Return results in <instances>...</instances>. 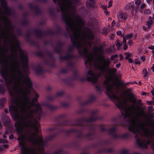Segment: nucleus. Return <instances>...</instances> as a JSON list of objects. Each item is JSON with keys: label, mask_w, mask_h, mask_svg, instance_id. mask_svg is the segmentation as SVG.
<instances>
[{"label": "nucleus", "mask_w": 154, "mask_h": 154, "mask_svg": "<svg viewBox=\"0 0 154 154\" xmlns=\"http://www.w3.org/2000/svg\"><path fill=\"white\" fill-rule=\"evenodd\" d=\"M2 120L3 124L7 126L10 125V119L8 116L5 114L3 115L2 116Z\"/></svg>", "instance_id": "6ab92c4d"}, {"label": "nucleus", "mask_w": 154, "mask_h": 154, "mask_svg": "<svg viewBox=\"0 0 154 154\" xmlns=\"http://www.w3.org/2000/svg\"><path fill=\"white\" fill-rule=\"evenodd\" d=\"M107 29L106 28H104L102 31V33L104 35H106L107 34Z\"/></svg>", "instance_id": "de8ad7c7"}, {"label": "nucleus", "mask_w": 154, "mask_h": 154, "mask_svg": "<svg viewBox=\"0 0 154 154\" xmlns=\"http://www.w3.org/2000/svg\"><path fill=\"white\" fill-rule=\"evenodd\" d=\"M61 105L63 107H68L70 106V104L69 103L65 102H62L61 103Z\"/></svg>", "instance_id": "f704fd0d"}, {"label": "nucleus", "mask_w": 154, "mask_h": 154, "mask_svg": "<svg viewBox=\"0 0 154 154\" xmlns=\"http://www.w3.org/2000/svg\"><path fill=\"white\" fill-rule=\"evenodd\" d=\"M66 134H80L82 131H77L75 129H71L69 130H66Z\"/></svg>", "instance_id": "5701e85b"}, {"label": "nucleus", "mask_w": 154, "mask_h": 154, "mask_svg": "<svg viewBox=\"0 0 154 154\" xmlns=\"http://www.w3.org/2000/svg\"><path fill=\"white\" fill-rule=\"evenodd\" d=\"M57 154H60L61 153H63V151L62 149H60L58 151H56L55 152Z\"/></svg>", "instance_id": "bf43d9fd"}, {"label": "nucleus", "mask_w": 154, "mask_h": 154, "mask_svg": "<svg viewBox=\"0 0 154 154\" xmlns=\"http://www.w3.org/2000/svg\"><path fill=\"white\" fill-rule=\"evenodd\" d=\"M5 81V85L4 84H1L0 85V93L1 94H4L5 92V86L7 87L8 91L10 95L11 96V101L12 103V100L14 97H17V94H18V92H16L14 91L13 88H8V86L7 85L6 81H8L10 79V78L9 77L6 80L4 79Z\"/></svg>", "instance_id": "f8f14e48"}, {"label": "nucleus", "mask_w": 154, "mask_h": 154, "mask_svg": "<svg viewBox=\"0 0 154 154\" xmlns=\"http://www.w3.org/2000/svg\"><path fill=\"white\" fill-rule=\"evenodd\" d=\"M64 45V43L60 41H58L57 43V45L54 48L55 51L58 54H60L63 51L62 47Z\"/></svg>", "instance_id": "f3484780"}, {"label": "nucleus", "mask_w": 154, "mask_h": 154, "mask_svg": "<svg viewBox=\"0 0 154 154\" xmlns=\"http://www.w3.org/2000/svg\"><path fill=\"white\" fill-rule=\"evenodd\" d=\"M46 106L49 110L51 111H54L58 108V106L50 104H47Z\"/></svg>", "instance_id": "cd10ccee"}, {"label": "nucleus", "mask_w": 154, "mask_h": 154, "mask_svg": "<svg viewBox=\"0 0 154 154\" xmlns=\"http://www.w3.org/2000/svg\"><path fill=\"white\" fill-rule=\"evenodd\" d=\"M32 32L30 31H28L26 35V38H28L32 34Z\"/></svg>", "instance_id": "603ef678"}, {"label": "nucleus", "mask_w": 154, "mask_h": 154, "mask_svg": "<svg viewBox=\"0 0 154 154\" xmlns=\"http://www.w3.org/2000/svg\"><path fill=\"white\" fill-rule=\"evenodd\" d=\"M86 5L87 6L88 8L94 7V1H88L87 2Z\"/></svg>", "instance_id": "7c9ffc66"}, {"label": "nucleus", "mask_w": 154, "mask_h": 154, "mask_svg": "<svg viewBox=\"0 0 154 154\" xmlns=\"http://www.w3.org/2000/svg\"><path fill=\"white\" fill-rule=\"evenodd\" d=\"M127 14L126 13L119 12L117 15L119 19L121 20L122 22L124 21L127 18Z\"/></svg>", "instance_id": "4be33fe9"}, {"label": "nucleus", "mask_w": 154, "mask_h": 154, "mask_svg": "<svg viewBox=\"0 0 154 154\" xmlns=\"http://www.w3.org/2000/svg\"><path fill=\"white\" fill-rule=\"evenodd\" d=\"M63 95V91H59L57 92L55 96L56 97H60Z\"/></svg>", "instance_id": "58836bf2"}, {"label": "nucleus", "mask_w": 154, "mask_h": 154, "mask_svg": "<svg viewBox=\"0 0 154 154\" xmlns=\"http://www.w3.org/2000/svg\"><path fill=\"white\" fill-rule=\"evenodd\" d=\"M67 146L69 148L77 149L79 147V144L77 141H74L68 144Z\"/></svg>", "instance_id": "412c9836"}, {"label": "nucleus", "mask_w": 154, "mask_h": 154, "mask_svg": "<svg viewBox=\"0 0 154 154\" xmlns=\"http://www.w3.org/2000/svg\"><path fill=\"white\" fill-rule=\"evenodd\" d=\"M124 54L126 55L125 57V59L126 60L128 59L129 57H130L132 55L131 54L127 52L125 53Z\"/></svg>", "instance_id": "37998d69"}, {"label": "nucleus", "mask_w": 154, "mask_h": 154, "mask_svg": "<svg viewBox=\"0 0 154 154\" xmlns=\"http://www.w3.org/2000/svg\"><path fill=\"white\" fill-rule=\"evenodd\" d=\"M5 98L0 99V109H3L4 106Z\"/></svg>", "instance_id": "72a5a7b5"}, {"label": "nucleus", "mask_w": 154, "mask_h": 154, "mask_svg": "<svg viewBox=\"0 0 154 154\" xmlns=\"http://www.w3.org/2000/svg\"><path fill=\"white\" fill-rule=\"evenodd\" d=\"M136 140V145L139 148L142 149H147V145L151 143L152 141L148 139L146 141L144 140L143 138L144 137L146 138H152L154 135H134Z\"/></svg>", "instance_id": "6e6552de"}, {"label": "nucleus", "mask_w": 154, "mask_h": 154, "mask_svg": "<svg viewBox=\"0 0 154 154\" xmlns=\"http://www.w3.org/2000/svg\"><path fill=\"white\" fill-rule=\"evenodd\" d=\"M149 116L151 118H153L154 117V113H149Z\"/></svg>", "instance_id": "0e129e2a"}, {"label": "nucleus", "mask_w": 154, "mask_h": 154, "mask_svg": "<svg viewBox=\"0 0 154 154\" xmlns=\"http://www.w3.org/2000/svg\"><path fill=\"white\" fill-rule=\"evenodd\" d=\"M28 21L26 20H23L21 23L22 24L23 26L27 25L28 23Z\"/></svg>", "instance_id": "a18cd8bd"}, {"label": "nucleus", "mask_w": 154, "mask_h": 154, "mask_svg": "<svg viewBox=\"0 0 154 154\" xmlns=\"http://www.w3.org/2000/svg\"><path fill=\"white\" fill-rule=\"evenodd\" d=\"M32 154H38L35 149H32Z\"/></svg>", "instance_id": "69168bd1"}, {"label": "nucleus", "mask_w": 154, "mask_h": 154, "mask_svg": "<svg viewBox=\"0 0 154 154\" xmlns=\"http://www.w3.org/2000/svg\"><path fill=\"white\" fill-rule=\"evenodd\" d=\"M49 12L50 14L52 16H54L55 15V10L54 8L53 7H50L49 8Z\"/></svg>", "instance_id": "473e14b6"}, {"label": "nucleus", "mask_w": 154, "mask_h": 154, "mask_svg": "<svg viewBox=\"0 0 154 154\" xmlns=\"http://www.w3.org/2000/svg\"><path fill=\"white\" fill-rule=\"evenodd\" d=\"M17 33L18 35H21L23 34L20 29L17 28L16 30Z\"/></svg>", "instance_id": "ea45409f"}, {"label": "nucleus", "mask_w": 154, "mask_h": 154, "mask_svg": "<svg viewBox=\"0 0 154 154\" xmlns=\"http://www.w3.org/2000/svg\"><path fill=\"white\" fill-rule=\"evenodd\" d=\"M95 87L96 90L98 92H100V88L99 86L97 85H96Z\"/></svg>", "instance_id": "680f3d73"}, {"label": "nucleus", "mask_w": 154, "mask_h": 154, "mask_svg": "<svg viewBox=\"0 0 154 154\" xmlns=\"http://www.w3.org/2000/svg\"><path fill=\"white\" fill-rule=\"evenodd\" d=\"M116 42H117L116 44V46L117 48H119L121 45L120 43V41L119 40L117 39L116 40Z\"/></svg>", "instance_id": "3c124183"}, {"label": "nucleus", "mask_w": 154, "mask_h": 154, "mask_svg": "<svg viewBox=\"0 0 154 154\" xmlns=\"http://www.w3.org/2000/svg\"><path fill=\"white\" fill-rule=\"evenodd\" d=\"M52 88L51 86L50 85H48L46 87V89L47 90H48V91H49L51 90V89Z\"/></svg>", "instance_id": "774afa93"}, {"label": "nucleus", "mask_w": 154, "mask_h": 154, "mask_svg": "<svg viewBox=\"0 0 154 154\" xmlns=\"http://www.w3.org/2000/svg\"><path fill=\"white\" fill-rule=\"evenodd\" d=\"M76 11L75 6L73 5L61 11L62 19L67 26L66 29L68 35H66L70 36L72 45L69 48L68 53L64 56L60 55L59 58L60 60H70L74 57L75 56L70 53L76 47L80 56L87 57L85 64L89 63L91 64L92 57L88 53V48L84 47L83 44L90 48L92 45L90 41H86L85 38L82 35L81 29L84 23L81 17L76 15Z\"/></svg>", "instance_id": "20e7f679"}, {"label": "nucleus", "mask_w": 154, "mask_h": 154, "mask_svg": "<svg viewBox=\"0 0 154 154\" xmlns=\"http://www.w3.org/2000/svg\"><path fill=\"white\" fill-rule=\"evenodd\" d=\"M56 98V96L55 95H50L47 97L46 99L48 101H53L54 99Z\"/></svg>", "instance_id": "2f4dec72"}, {"label": "nucleus", "mask_w": 154, "mask_h": 154, "mask_svg": "<svg viewBox=\"0 0 154 154\" xmlns=\"http://www.w3.org/2000/svg\"><path fill=\"white\" fill-rule=\"evenodd\" d=\"M54 3L57 4L59 6L61 11H63V9L66 8H69L71 6L74 5L76 0H53ZM57 12H58L60 10L59 8L56 9Z\"/></svg>", "instance_id": "9d476101"}, {"label": "nucleus", "mask_w": 154, "mask_h": 154, "mask_svg": "<svg viewBox=\"0 0 154 154\" xmlns=\"http://www.w3.org/2000/svg\"><path fill=\"white\" fill-rule=\"evenodd\" d=\"M17 138L19 146L21 147V154H27V149L25 146L26 143L25 141L26 136L27 135H18ZM29 136V141L34 146H39L38 148H36V149L40 150V146L41 145L43 147L46 146L48 140L54 137L55 135H50V139L48 140H44L42 135H28Z\"/></svg>", "instance_id": "39448f33"}, {"label": "nucleus", "mask_w": 154, "mask_h": 154, "mask_svg": "<svg viewBox=\"0 0 154 154\" xmlns=\"http://www.w3.org/2000/svg\"><path fill=\"white\" fill-rule=\"evenodd\" d=\"M95 99V97L93 95L89 96L87 100L81 103V105L82 106L86 105L93 103Z\"/></svg>", "instance_id": "a211bd4d"}, {"label": "nucleus", "mask_w": 154, "mask_h": 154, "mask_svg": "<svg viewBox=\"0 0 154 154\" xmlns=\"http://www.w3.org/2000/svg\"><path fill=\"white\" fill-rule=\"evenodd\" d=\"M8 142L7 140L2 138L0 139V143H7Z\"/></svg>", "instance_id": "8fccbe9b"}, {"label": "nucleus", "mask_w": 154, "mask_h": 154, "mask_svg": "<svg viewBox=\"0 0 154 154\" xmlns=\"http://www.w3.org/2000/svg\"><path fill=\"white\" fill-rule=\"evenodd\" d=\"M69 70L66 67L62 69L60 71V72L62 74H65Z\"/></svg>", "instance_id": "4c0bfd02"}, {"label": "nucleus", "mask_w": 154, "mask_h": 154, "mask_svg": "<svg viewBox=\"0 0 154 154\" xmlns=\"http://www.w3.org/2000/svg\"><path fill=\"white\" fill-rule=\"evenodd\" d=\"M133 36V35L132 34H129L127 35H126L125 36V37L126 39H127L128 38H131Z\"/></svg>", "instance_id": "09e8293b"}, {"label": "nucleus", "mask_w": 154, "mask_h": 154, "mask_svg": "<svg viewBox=\"0 0 154 154\" xmlns=\"http://www.w3.org/2000/svg\"><path fill=\"white\" fill-rule=\"evenodd\" d=\"M8 43L11 54L7 55L8 49L0 45V73L5 80L10 78L9 80L6 81L9 89L13 88L14 80L29 72L27 52L21 49L20 42L16 35H12Z\"/></svg>", "instance_id": "f03ea898"}, {"label": "nucleus", "mask_w": 154, "mask_h": 154, "mask_svg": "<svg viewBox=\"0 0 154 154\" xmlns=\"http://www.w3.org/2000/svg\"><path fill=\"white\" fill-rule=\"evenodd\" d=\"M102 143L103 145H108L109 144L110 141L109 140H104L102 141Z\"/></svg>", "instance_id": "a19ab883"}, {"label": "nucleus", "mask_w": 154, "mask_h": 154, "mask_svg": "<svg viewBox=\"0 0 154 154\" xmlns=\"http://www.w3.org/2000/svg\"><path fill=\"white\" fill-rule=\"evenodd\" d=\"M120 152L122 154H128L129 152L127 150H123L120 151Z\"/></svg>", "instance_id": "864d4df0"}, {"label": "nucleus", "mask_w": 154, "mask_h": 154, "mask_svg": "<svg viewBox=\"0 0 154 154\" xmlns=\"http://www.w3.org/2000/svg\"><path fill=\"white\" fill-rule=\"evenodd\" d=\"M2 8L4 10V11H1L2 15H5L8 17L10 16L11 14V9L7 6L6 2L5 0H0Z\"/></svg>", "instance_id": "4468645a"}, {"label": "nucleus", "mask_w": 154, "mask_h": 154, "mask_svg": "<svg viewBox=\"0 0 154 154\" xmlns=\"http://www.w3.org/2000/svg\"><path fill=\"white\" fill-rule=\"evenodd\" d=\"M128 44L130 46H131L133 45L132 41L129 40L128 42Z\"/></svg>", "instance_id": "338daca9"}, {"label": "nucleus", "mask_w": 154, "mask_h": 154, "mask_svg": "<svg viewBox=\"0 0 154 154\" xmlns=\"http://www.w3.org/2000/svg\"><path fill=\"white\" fill-rule=\"evenodd\" d=\"M34 69L38 74H42L43 71L42 66L40 64H38L36 66Z\"/></svg>", "instance_id": "393cba45"}, {"label": "nucleus", "mask_w": 154, "mask_h": 154, "mask_svg": "<svg viewBox=\"0 0 154 154\" xmlns=\"http://www.w3.org/2000/svg\"><path fill=\"white\" fill-rule=\"evenodd\" d=\"M106 148H103L99 150L96 152V154H99L100 153H102L106 152Z\"/></svg>", "instance_id": "e433bc0d"}, {"label": "nucleus", "mask_w": 154, "mask_h": 154, "mask_svg": "<svg viewBox=\"0 0 154 154\" xmlns=\"http://www.w3.org/2000/svg\"><path fill=\"white\" fill-rule=\"evenodd\" d=\"M141 3V1L140 0H136L135 3L136 5H138L140 4Z\"/></svg>", "instance_id": "e2e57ef3"}, {"label": "nucleus", "mask_w": 154, "mask_h": 154, "mask_svg": "<svg viewBox=\"0 0 154 154\" xmlns=\"http://www.w3.org/2000/svg\"><path fill=\"white\" fill-rule=\"evenodd\" d=\"M103 48V45H100L99 47L95 46L94 48V51L96 52V54H97V53L100 54L95 61L94 66L106 74V80L104 82L106 95L112 101L116 102V105L120 110H142L140 107L143 104L141 100H137L132 92L129 94L130 101L133 104L128 107H127L126 99H124L122 100H121L120 97L117 96L119 93H120L119 89L120 85L123 84L118 79L116 82L113 81L112 83H109L113 80L116 69L115 68L111 69L109 67L111 61L109 58H105L102 54L104 53Z\"/></svg>", "instance_id": "7ed1b4c3"}, {"label": "nucleus", "mask_w": 154, "mask_h": 154, "mask_svg": "<svg viewBox=\"0 0 154 154\" xmlns=\"http://www.w3.org/2000/svg\"><path fill=\"white\" fill-rule=\"evenodd\" d=\"M90 116L88 118L84 117L75 120V122L72 124L74 126H85L92 131L91 134H95L94 130L95 127L93 124H88V123L95 122L99 118L97 116L99 113V110L97 109H93L90 111Z\"/></svg>", "instance_id": "0eeeda50"}, {"label": "nucleus", "mask_w": 154, "mask_h": 154, "mask_svg": "<svg viewBox=\"0 0 154 154\" xmlns=\"http://www.w3.org/2000/svg\"><path fill=\"white\" fill-rule=\"evenodd\" d=\"M75 77L76 78V80H79L81 82H83L86 80L85 77H82L78 76V74L76 72L74 73ZM98 79V75L96 74L92 70H89L87 75L86 80L88 81L91 82L93 83H96Z\"/></svg>", "instance_id": "1a4fd4ad"}, {"label": "nucleus", "mask_w": 154, "mask_h": 154, "mask_svg": "<svg viewBox=\"0 0 154 154\" xmlns=\"http://www.w3.org/2000/svg\"><path fill=\"white\" fill-rule=\"evenodd\" d=\"M113 151V149H107L106 148V152H112Z\"/></svg>", "instance_id": "052dcab7"}, {"label": "nucleus", "mask_w": 154, "mask_h": 154, "mask_svg": "<svg viewBox=\"0 0 154 154\" xmlns=\"http://www.w3.org/2000/svg\"><path fill=\"white\" fill-rule=\"evenodd\" d=\"M100 130L101 132H107V128H106L104 125H101L100 127Z\"/></svg>", "instance_id": "c9c22d12"}, {"label": "nucleus", "mask_w": 154, "mask_h": 154, "mask_svg": "<svg viewBox=\"0 0 154 154\" xmlns=\"http://www.w3.org/2000/svg\"><path fill=\"white\" fill-rule=\"evenodd\" d=\"M66 114H62L59 115L58 116L59 119L64 118L66 117Z\"/></svg>", "instance_id": "6e6d98bb"}, {"label": "nucleus", "mask_w": 154, "mask_h": 154, "mask_svg": "<svg viewBox=\"0 0 154 154\" xmlns=\"http://www.w3.org/2000/svg\"><path fill=\"white\" fill-rule=\"evenodd\" d=\"M117 56H118L117 54L112 55L110 59L111 60H114V58L117 57Z\"/></svg>", "instance_id": "13d9d810"}, {"label": "nucleus", "mask_w": 154, "mask_h": 154, "mask_svg": "<svg viewBox=\"0 0 154 154\" xmlns=\"http://www.w3.org/2000/svg\"><path fill=\"white\" fill-rule=\"evenodd\" d=\"M29 72L24 74L22 77H18L14 80L13 89L16 92L21 94L23 97H14L12 103L15 104L9 106L11 113L14 115L15 119L18 121L14 124L18 135H37L40 134L39 128L40 117L42 115V110L39 103L36 104L37 99L33 97L31 101L29 96L30 91L32 89V84L30 79L28 75Z\"/></svg>", "instance_id": "f257e3e1"}, {"label": "nucleus", "mask_w": 154, "mask_h": 154, "mask_svg": "<svg viewBox=\"0 0 154 154\" xmlns=\"http://www.w3.org/2000/svg\"><path fill=\"white\" fill-rule=\"evenodd\" d=\"M105 51L106 52L110 53L112 52V50L111 48H108L106 49Z\"/></svg>", "instance_id": "4d7b16f0"}, {"label": "nucleus", "mask_w": 154, "mask_h": 154, "mask_svg": "<svg viewBox=\"0 0 154 154\" xmlns=\"http://www.w3.org/2000/svg\"><path fill=\"white\" fill-rule=\"evenodd\" d=\"M1 147V148L3 149V150L7 149L8 148L9 146L7 144H4L2 145H1L0 146Z\"/></svg>", "instance_id": "49530a36"}, {"label": "nucleus", "mask_w": 154, "mask_h": 154, "mask_svg": "<svg viewBox=\"0 0 154 154\" xmlns=\"http://www.w3.org/2000/svg\"><path fill=\"white\" fill-rule=\"evenodd\" d=\"M1 19L4 23L6 31L3 29V27L0 23V45L1 44V40L3 39L8 40L4 42L6 45L7 42L8 43L9 39L11 38L12 36L15 35L14 31L15 26L13 24L11 20L5 15H2Z\"/></svg>", "instance_id": "423d86ee"}, {"label": "nucleus", "mask_w": 154, "mask_h": 154, "mask_svg": "<svg viewBox=\"0 0 154 154\" xmlns=\"http://www.w3.org/2000/svg\"><path fill=\"white\" fill-rule=\"evenodd\" d=\"M116 126H115L108 128L107 132L112 135H116Z\"/></svg>", "instance_id": "b1692460"}, {"label": "nucleus", "mask_w": 154, "mask_h": 154, "mask_svg": "<svg viewBox=\"0 0 154 154\" xmlns=\"http://www.w3.org/2000/svg\"><path fill=\"white\" fill-rule=\"evenodd\" d=\"M76 78L75 76L71 77L69 78L63 80V82L69 86H72L73 85V81L76 80Z\"/></svg>", "instance_id": "aec40b11"}, {"label": "nucleus", "mask_w": 154, "mask_h": 154, "mask_svg": "<svg viewBox=\"0 0 154 154\" xmlns=\"http://www.w3.org/2000/svg\"><path fill=\"white\" fill-rule=\"evenodd\" d=\"M56 33L58 34H59L61 31L60 28L59 26H57L56 27Z\"/></svg>", "instance_id": "5fc2aeb1"}, {"label": "nucleus", "mask_w": 154, "mask_h": 154, "mask_svg": "<svg viewBox=\"0 0 154 154\" xmlns=\"http://www.w3.org/2000/svg\"><path fill=\"white\" fill-rule=\"evenodd\" d=\"M37 54L42 57H43L45 55L47 56L48 59L45 61V63L51 66H54V59L53 57V53L48 51H46L45 53L42 52H38Z\"/></svg>", "instance_id": "9b49d317"}, {"label": "nucleus", "mask_w": 154, "mask_h": 154, "mask_svg": "<svg viewBox=\"0 0 154 154\" xmlns=\"http://www.w3.org/2000/svg\"><path fill=\"white\" fill-rule=\"evenodd\" d=\"M29 6L30 9L36 15H39L41 13V10L38 5L30 3L29 4Z\"/></svg>", "instance_id": "2eb2a0df"}, {"label": "nucleus", "mask_w": 154, "mask_h": 154, "mask_svg": "<svg viewBox=\"0 0 154 154\" xmlns=\"http://www.w3.org/2000/svg\"><path fill=\"white\" fill-rule=\"evenodd\" d=\"M35 33L36 37L38 39L48 36L54 35L55 34V32L51 30L43 31L40 29H38L35 31Z\"/></svg>", "instance_id": "ddd939ff"}, {"label": "nucleus", "mask_w": 154, "mask_h": 154, "mask_svg": "<svg viewBox=\"0 0 154 154\" xmlns=\"http://www.w3.org/2000/svg\"><path fill=\"white\" fill-rule=\"evenodd\" d=\"M143 74L144 75L143 78H144L145 77H146L148 75V73L147 72L146 69H144L143 70Z\"/></svg>", "instance_id": "79ce46f5"}, {"label": "nucleus", "mask_w": 154, "mask_h": 154, "mask_svg": "<svg viewBox=\"0 0 154 154\" xmlns=\"http://www.w3.org/2000/svg\"><path fill=\"white\" fill-rule=\"evenodd\" d=\"M55 134L54 135H58L59 134H66V129L63 128H60L56 130L55 131Z\"/></svg>", "instance_id": "a878e982"}, {"label": "nucleus", "mask_w": 154, "mask_h": 154, "mask_svg": "<svg viewBox=\"0 0 154 154\" xmlns=\"http://www.w3.org/2000/svg\"><path fill=\"white\" fill-rule=\"evenodd\" d=\"M74 63L72 62H69L67 64L66 67L69 70L73 69L74 66Z\"/></svg>", "instance_id": "c756f323"}, {"label": "nucleus", "mask_w": 154, "mask_h": 154, "mask_svg": "<svg viewBox=\"0 0 154 154\" xmlns=\"http://www.w3.org/2000/svg\"><path fill=\"white\" fill-rule=\"evenodd\" d=\"M149 20L147 21L146 22V24L147 26H148V28L149 29L151 28L150 27V25H152L153 23L152 22V18L150 17L149 18Z\"/></svg>", "instance_id": "c85d7f7f"}, {"label": "nucleus", "mask_w": 154, "mask_h": 154, "mask_svg": "<svg viewBox=\"0 0 154 154\" xmlns=\"http://www.w3.org/2000/svg\"><path fill=\"white\" fill-rule=\"evenodd\" d=\"M85 31L86 32L85 34L86 37L89 40H94L95 38L94 33L88 28H86Z\"/></svg>", "instance_id": "dca6fc26"}, {"label": "nucleus", "mask_w": 154, "mask_h": 154, "mask_svg": "<svg viewBox=\"0 0 154 154\" xmlns=\"http://www.w3.org/2000/svg\"><path fill=\"white\" fill-rule=\"evenodd\" d=\"M86 111L85 109H84L82 108L80 109L77 112L78 114H81L85 112Z\"/></svg>", "instance_id": "c03bdc74"}, {"label": "nucleus", "mask_w": 154, "mask_h": 154, "mask_svg": "<svg viewBox=\"0 0 154 154\" xmlns=\"http://www.w3.org/2000/svg\"><path fill=\"white\" fill-rule=\"evenodd\" d=\"M125 9L127 10L131 9V13L132 14H133L134 7L132 4L129 3L126 5L125 7Z\"/></svg>", "instance_id": "bb28decb"}]
</instances>
